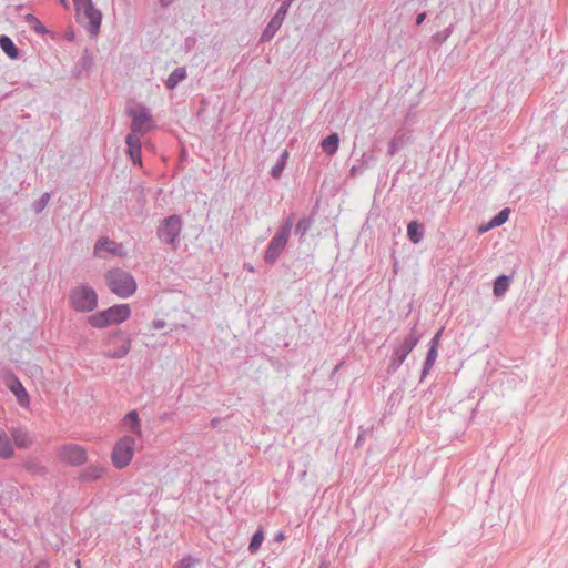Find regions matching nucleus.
Returning <instances> with one entry per match:
<instances>
[{
	"label": "nucleus",
	"instance_id": "22",
	"mask_svg": "<svg viewBox=\"0 0 568 568\" xmlns=\"http://www.w3.org/2000/svg\"><path fill=\"white\" fill-rule=\"evenodd\" d=\"M509 282H510V277H508V276L501 275V276L497 277L494 283V288H493L494 294L498 297L504 295V293L509 287Z\"/></svg>",
	"mask_w": 568,
	"mask_h": 568
},
{
	"label": "nucleus",
	"instance_id": "1",
	"mask_svg": "<svg viewBox=\"0 0 568 568\" xmlns=\"http://www.w3.org/2000/svg\"><path fill=\"white\" fill-rule=\"evenodd\" d=\"M130 314L131 308L128 304H119L89 316L88 322L92 327L103 328L123 323L130 317Z\"/></svg>",
	"mask_w": 568,
	"mask_h": 568
},
{
	"label": "nucleus",
	"instance_id": "32",
	"mask_svg": "<svg viewBox=\"0 0 568 568\" xmlns=\"http://www.w3.org/2000/svg\"><path fill=\"white\" fill-rule=\"evenodd\" d=\"M163 6H168L172 2V0H160Z\"/></svg>",
	"mask_w": 568,
	"mask_h": 568
},
{
	"label": "nucleus",
	"instance_id": "21",
	"mask_svg": "<svg viewBox=\"0 0 568 568\" xmlns=\"http://www.w3.org/2000/svg\"><path fill=\"white\" fill-rule=\"evenodd\" d=\"M510 210L504 209L501 210L490 222L487 226L480 227V232H486L491 227L499 226L504 224L509 219Z\"/></svg>",
	"mask_w": 568,
	"mask_h": 568
},
{
	"label": "nucleus",
	"instance_id": "19",
	"mask_svg": "<svg viewBox=\"0 0 568 568\" xmlns=\"http://www.w3.org/2000/svg\"><path fill=\"white\" fill-rule=\"evenodd\" d=\"M0 48L3 50V52H6V54L11 58V59H17L18 58V49L16 47V44L13 43V41L7 37V36H1L0 37Z\"/></svg>",
	"mask_w": 568,
	"mask_h": 568
},
{
	"label": "nucleus",
	"instance_id": "6",
	"mask_svg": "<svg viewBox=\"0 0 568 568\" xmlns=\"http://www.w3.org/2000/svg\"><path fill=\"white\" fill-rule=\"evenodd\" d=\"M74 6L79 19L88 23V30L92 36H97L101 26V13L93 7L92 1L80 0Z\"/></svg>",
	"mask_w": 568,
	"mask_h": 568
},
{
	"label": "nucleus",
	"instance_id": "35",
	"mask_svg": "<svg viewBox=\"0 0 568 568\" xmlns=\"http://www.w3.org/2000/svg\"><path fill=\"white\" fill-rule=\"evenodd\" d=\"M62 3H64V0H61Z\"/></svg>",
	"mask_w": 568,
	"mask_h": 568
},
{
	"label": "nucleus",
	"instance_id": "25",
	"mask_svg": "<svg viewBox=\"0 0 568 568\" xmlns=\"http://www.w3.org/2000/svg\"><path fill=\"white\" fill-rule=\"evenodd\" d=\"M290 1H291V0H286V2H284V3L281 6V8L278 9V11H277V13H276L275 18L270 22V24H268V29H270V28H274V29L278 28V26L281 24V22H282V20H283V18H284V16H285V13H286V11H287V8H288V6H290Z\"/></svg>",
	"mask_w": 568,
	"mask_h": 568
},
{
	"label": "nucleus",
	"instance_id": "31",
	"mask_svg": "<svg viewBox=\"0 0 568 568\" xmlns=\"http://www.w3.org/2000/svg\"><path fill=\"white\" fill-rule=\"evenodd\" d=\"M440 334H442V332L439 331V332L435 335V337H434V339H433V345H435V346L437 345V341L439 339Z\"/></svg>",
	"mask_w": 568,
	"mask_h": 568
},
{
	"label": "nucleus",
	"instance_id": "8",
	"mask_svg": "<svg viewBox=\"0 0 568 568\" xmlns=\"http://www.w3.org/2000/svg\"><path fill=\"white\" fill-rule=\"evenodd\" d=\"M132 116V133L141 135L153 129V120L148 110L143 106L136 108L130 112Z\"/></svg>",
	"mask_w": 568,
	"mask_h": 568
},
{
	"label": "nucleus",
	"instance_id": "2",
	"mask_svg": "<svg viewBox=\"0 0 568 568\" xmlns=\"http://www.w3.org/2000/svg\"><path fill=\"white\" fill-rule=\"evenodd\" d=\"M109 288L120 297H129L136 291L134 278L126 272L115 268L106 273Z\"/></svg>",
	"mask_w": 568,
	"mask_h": 568
},
{
	"label": "nucleus",
	"instance_id": "18",
	"mask_svg": "<svg viewBox=\"0 0 568 568\" xmlns=\"http://www.w3.org/2000/svg\"><path fill=\"white\" fill-rule=\"evenodd\" d=\"M338 143H339V138L336 133H333L331 135H328L327 138H325L321 145H322V149L323 151L328 154V155H333L336 153L337 149H338Z\"/></svg>",
	"mask_w": 568,
	"mask_h": 568
},
{
	"label": "nucleus",
	"instance_id": "33",
	"mask_svg": "<svg viewBox=\"0 0 568 568\" xmlns=\"http://www.w3.org/2000/svg\"><path fill=\"white\" fill-rule=\"evenodd\" d=\"M284 539V535L283 534H280L277 537H276V540L280 541V540H283Z\"/></svg>",
	"mask_w": 568,
	"mask_h": 568
},
{
	"label": "nucleus",
	"instance_id": "11",
	"mask_svg": "<svg viewBox=\"0 0 568 568\" xmlns=\"http://www.w3.org/2000/svg\"><path fill=\"white\" fill-rule=\"evenodd\" d=\"M181 232V219L179 216H170L166 219L160 230L159 236L166 242H174L175 239L180 235Z\"/></svg>",
	"mask_w": 568,
	"mask_h": 568
},
{
	"label": "nucleus",
	"instance_id": "12",
	"mask_svg": "<svg viewBox=\"0 0 568 568\" xmlns=\"http://www.w3.org/2000/svg\"><path fill=\"white\" fill-rule=\"evenodd\" d=\"M6 385L13 393L18 404L22 408H28L30 406L29 394L17 376L10 375L7 378Z\"/></svg>",
	"mask_w": 568,
	"mask_h": 568
},
{
	"label": "nucleus",
	"instance_id": "9",
	"mask_svg": "<svg viewBox=\"0 0 568 568\" xmlns=\"http://www.w3.org/2000/svg\"><path fill=\"white\" fill-rule=\"evenodd\" d=\"M94 255L100 258H109L111 256L122 257L126 255V251L122 243H116L104 237L97 242Z\"/></svg>",
	"mask_w": 568,
	"mask_h": 568
},
{
	"label": "nucleus",
	"instance_id": "23",
	"mask_svg": "<svg viewBox=\"0 0 568 568\" xmlns=\"http://www.w3.org/2000/svg\"><path fill=\"white\" fill-rule=\"evenodd\" d=\"M186 77V70L184 68L175 69L169 77L166 85L169 89H173Z\"/></svg>",
	"mask_w": 568,
	"mask_h": 568
},
{
	"label": "nucleus",
	"instance_id": "7",
	"mask_svg": "<svg viewBox=\"0 0 568 568\" xmlns=\"http://www.w3.org/2000/svg\"><path fill=\"white\" fill-rule=\"evenodd\" d=\"M58 459L69 466H81L88 460V453L83 446L64 444L57 453Z\"/></svg>",
	"mask_w": 568,
	"mask_h": 568
},
{
	"label": "nucleus",
	"instance_id": "13",
	"mask_svg": "<svg viewBox=\"0 0 568 568\" xmlns=\"http://www.w3.org/2000/svg\"><path fill=\"white\" fill-rule=\"evenodd\" d=\"M106 473V467L102 464H90L79 473V480L82 483H93Z\"/></svg>",
	"mask_w": 568,
	"mask_h": 568
},
{
	"label": "nucleus",
	"instance_id": "10",
	"mask_svg": "<svg viewBox=\"0 0 568 568\" xmlns=\"http://www.w3.org/2000/svg\"><path fill=\"white\" fill-rule=\"evenodd\" d=\"M290 233L291 226L287 225L283 227V230L272 239L265 253L266 262L273 263L278 257V255L281 254V252L283 251L287 243Z\"/></svg>",
	"mask_w": 568,
	"mask_h": 568
},
{
	"label": "nucleus",
	"instance_id": "15",
	"mask_svg": "<svg viewBox=\"0 0 568 568\" xmlns=\"http://www.w3.org/2000/svg\"><path fill=\"white\" fill-rule=\"evenodd\" d=\"M128 152L134 163L141 165V140L139 135L129 134L126 138Z\"/></svg>",
	"mask_w": 568,
	"mask_h": 568
},
{
	"label": "nucleus",
	"instance_id": "30",
	"mask_svg": "<svg viewBox=\"0 0 568 568\" xmlns=\"http://www.w3.org/2000/svg\"><path fill=\"white\" fill-rule=\"evenodd\" d=\"M425 18H426L425 12L419 13L416 18V24H418V26L422 24L424 22Z\"/></svg>",
	"mask_w": 568,
	"mask_h": 568
},
{
	"label": "nucleus",
	"instance_id": "3",
	"mask_svg": "<svg viewBox=\"0 0 568 568\" xmlns=\"http://www.w3.org/2000/svg\"><path fill=\"white\" fill-rule=\"evenodd\" d=\"M135 446V438L129 435L116 440L111 453V462L113 466L118 469L128 467L134 456Z\"/></svg>",
	"mask_w": 568,
	"mask_h": 568
},
{
	"label": "nucleus",
	"instance_id": "29",
	"mask_svg": "<svg viewBox=\"0 0 568 568\" xmlns=\"http://www.w3.org/2000/svg\"><path fill=\"white\" fill-rule=\"evenodd\" d=\"M436 356H437V351H436V346L433 345L432 348L429 349L428 352V355H427V359H426V365L427 366H432L433 363L435 362L436 359Z\"/></svg>",
	"mask_w": 568,
	"mask_h": 568
},
{
	"label": "nucleus",
	"instance_id": "14",
	"mask_svg": "<svg viewBox=\"0 0 568 568\" xmlns=\"http://www.w3.org/2000/svg\"><path fill=\"white\" fill-rule=\"evenodd\" d=\"M10 434L16 447L18 448H29L33 443L31 434L23 427L12 428Z\"/></svg>",
	"mask_w": 568,
	"mask_h": 568
},
{
	"label": "nucleus",
	"instance_id": "27",
	"mask_svg": "<svg viewBox=\"0 0 568 568\" xmlns=\"http://www.w3.org/2000/svg\"><path fill=\"white\" fill-rule=\"evenodd\" d=\"M26 21L29 23V26L37 32V33H44L45 28L43 24L32 14H27Z\"/></svg>",
	"mask_w": 568,
	"mask_h": 568
},
{
	"label": "nucleus",
	"instance_id": "20",
	"mask_svg": "<svg viewBox=\"0 0 568 568\" xmlns=\"http://www.w3.org/2000/svg\"><path fill=\"white\" fill-rule=\"evenodd\" d=\"M417 339L414 336H409L406 338L400 347V349L396 351L395 354L398 356V362L403 363L406 356L410 353V351L415 347Z\"/></svg>",
	"mask_w": 568,
	"mask_h": 568
},
{
	"label": "nucleus",
	"instance_id": "26",
	"mask_svg": "<svg viewBox=\"0 0 568 568\" xmlns=\"http://www.w3.org/2000/svg\"><path fill=\"white\" fill-rule=\"evenodd\" d=\"M264 540V534H263V529H258L252 537V540L250 542V546H248V550L254 554L258 550V548L261 547L262 542Z\"/></svg>",
	"mask_w": 568,
	"mask_h": 568
},
{
	"label": "nucleus",
	"instance_id": "17",
	"mask_svg": "<svg viewBox=\"0 0 568 568\" xmlns=\"http://www.w3.org/2000/svg\"><path fill=\"white\" fill-rule=\"evenodd\" d=\"M14 455L13 446L4 432H0V458L10 459Z\"/></svg>",
	"mask_w": 568,
	"mask_h": 568
},
{
	"label": "nucleus",
	"instance_id": "5",
	"mask_svg": "<svg viewBox=\"0 0 568 568\" xmlns=\"http://www.w3.org/2000/svg\"><path fill=\"white\" fill-rule=\"evenodd\" d=\"M71 307L77 312H91L98 305V295L89 286H78L70 293Z\"/></svg>",
	"mask_w": 568,
	"mask_h": 568
},
{
	"label": "nucleus",
	"instance_id": "16",
	"mask_svg": "<svg viewBox=\"0 0 568 568\" xmlns=\"http://www.w3.org/2000/svg\"><path fill=\"white\" fill-rule=\"evenodd\" d=\"M123 427L135 435H141L140 418L135 410L128 413L123 418Z\"/></svg>",
	"mask_w": 568,
	"mask_h": 568
},
{
	"label": "nucleus",
	"instance_id": "4",
	"mask_svg": "<svg viewBox=\"0 0 568 568\" xmlns=\"http://www.w3.org/2000/svg\"><path fill=\"white\" fill-rule=\"evenodd\" d=\"M131 338L124 332L118 331L109 334L103 355L108 358H123L131 349Z\"/></svg>",
	"mask_w": 568,
	"mask_h": 568
},
{
	"label": "nucleus",
	"instance_id": "24",
	"mask_svg": "<svg viewBox=\"0 0 568 568\" xmlns=\"http://www.w3.org/2000/svg\"><path fill=\"white\" fill-rule=\"evenodd\" d=\"M407 235L409 240L417 244L423 239V232L419 230V224L416 221H412L407 226Z\"/></svg>",
	"mask_w": 568,
	"mask_h": 568
},
{
	"label": "nucleus",
	"instance_id": "28",
	"mask_svg": "<svg viewBox=\"0 0 568 568\" xmlns=\"http://www.w3.org/2000/svg\"><path fill=\"white\" fill-rule=\"evenodd\" d=\"M284 162H285V160L283 159L278 164H276L272 169L271 174L273 178L278 179L281 176L283 169H284Z\"/></svg>",
	"mask_w": 568,
	"mask_h": 568
},
{
	"label": "nucleus",
	"instance_id": "34",
	"mask_svg": "<svg viewBox=\"0 0 568 568\" xmlns=\"http://www.w3.org/2000/svg\"><path fill=\"white\" fill-rule=\"evenodd\" d=\"M73 1H74V3H78L80 0H73Z\"/></svg>",
	"mask_w": 568,
	"mask_h": 568
}]
</instances>
